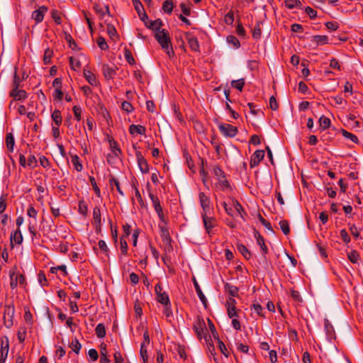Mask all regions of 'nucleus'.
I'll use <instances>...</instances> for the list:
<instances>
[{
    "instance_id": "4",
    "label": "nucleus",
    "mask_w": 363,
    "mask_h": 363,
    "mask_svg": "<svg viewBox=\"0 0 363 363\" xmlns=\"http://www.w3.org/2000/svg\"><path fill=\"white\" fill-rule=\"evenodd\" d=\"M194 330L199 339L203 337L206 341L208 340V328L203 318L200 317L196 318L194 323Z\"/></svg>"
},
{
    "instance_id": "56",
    "label": "nucleus",
    "mask_w": 363,
    "mask_h": 363,
    "mask_svg": "<svg viewBox=\"0 0 363 363\" xmlns=\"http://www.w3.org/2000/svg\"><path fill=\"white\" fill-rule=\"evenodd\" d=\"M96 42H97L98 46L101 50H105L108 48L105 39L103 37H99L96 40Z\"/></svg>"
},
{
    "instance_id": "62",
    "label": "nucleus",
    "mask_w": 363,
    "mask_h": 363,
    "mask_svg": "<svg viewBox=\"0 0 363 363\" xmlns=\"http://www.w3.org/2000/svg\"><path fill=\"white\" fill-rule=\"evenodd\" d=\"M305 12L309 16V17L312 19H314L317 16V11L314 10L313 8L310 6H307L305 9Z\"/></svg>"
},
{
    "instance_id": "46",
    "label": "nucleus",
    "mask_w": 363,
    "mask_h": 363,
    "mask_svg": "<svg viewBox=\"0 0 363 363\" xmlns=\"http://www.w3.org/2000/svg\"><path fill=\"white\" fill-rule=\"evenodd\" d=\"M342 134L345 138L350 139L353 143H357L358 142V138L355 135H354L344 129H342Z\"/></svg>"
},
{
    "instance_id": "26",
    "label": "nucleus",
    "mask_w": 363,
    "mask_h": 363,
    "mask_svg": "<svg viewBox=\"0 0 363 363\" xmlns=\"http://www.w3.org/2000/svg\"><path fill=\"white\" fill-rule=\"evenodd\" d=\"M194 287H195L197 296H199V298L200 301H201V303H203V306L205 308H206L207 302H208L207 298H206L205 295L202 292L201 287L199 286L198 282L196 280H194Z\"/></svg>"
},
{
    "instance_id": "37",
    "label": "nucleus",
    "mask_w": 363,
    "mask_h": 363,
    "mask_svg": "<svg viewBox=\"0 0 363 363\" xmlns=\"http://www.w3.org/2000/svg\"><path fill=\"white\" fill-rule=\"evenodd\" d=\"M96 334L98 337L103 338L106 335V328L104 324L99 323L96 327Z\"/></svg>"
},
{
    "instance_id": "11",
    "label": "nucleus",
    "mask_w": 363,
    "mask_h": 363,
    "mask_svg": "<svg viewBox=\"0 0 363 363\" xmlns=\"http://www.w3.org/2000/svg\"><path fill=\"white\" fill-rule=\"evenodd\" d=\"M138 165L142 173H147L149 172V165L147 160L143 156L141 152L137 151L135 153Z\"/></svg>"
},
{
    "instance_id": "31",
    "label": "nucleus",
    "mask_w": 363,
    "mask_h": 363,
    "mask_svg": "<svg viewBox=\"0 0 363 363\" xmlns=\"http://www.w3.org/2000/svg\"><path fill=\"white\" fill-rule=\"evenodd\" d=\"M230 84L233 88L241 91L245 84V78H240L239 79L233 80Z\"/></svg>"
},
{
    "instance_id": "12",
    "label": "nucleus",
    "mask_w": 363,
    "mask_h": 363,
    "mask_svg": "<svg viewBox=\"0 0 363 363\" xmlns=\"http://www.w3.org/2000/svg\"><path fill=\"white\" fill-rule=\"evenodd\" d=\"M236 300L228 297V318L238 317V313H242L240 309L236 308Z\"/></svg>"
},
{
    "instance_id": "32",
    "label": "nucleus",
    "mask_w": 363,
    "mask_h": 363,
    "mask_svg": "<svg viewBox=\"0 0 363 363\" xmlns=\"http://www.w3.org/2000/svg\"><path fill=\"white\" fill-rule=\"evenodd\" d=\"M324 325H325V329L327 335L330 338L334 337L335 330H334L333 326L332 325V324L330 323V321L328 319H325Z\"/></svg>"
},
{
    "instance_id": "42",
    "label": "nucleus",
    "mask_w": 363,
    "mask_h": 363,
    "mask_svg": "<svg viewBox=\"0 0 363 363\" xmlns=\"http://www.w3.org/2000/svg\"><path fill=\"white\" fill-rule=\"evenodd\" d=\"M70 347L72 348L73 352L78 354L81 350L82 345L79 343V340L77 338H74L72 340Z\"/></svg>"
},
{
    "instance_id": "1",
    "label": "nucleus",
    "mask_w": 363,
    "mask_h": 363,
    "mask_svg": "<svg viewBox=\"0 0 363 363\" xmlns=\"http://www.w3.org/2000/svg\"><path fill=\"white\" fill-rule=\"evenodd\" d=\"M228 216H230L235 223L240 224L245 221L247 213L236 199L228 198Z\"/></svg>"
},
{
    "instance_id": "17",
    "label": "nucleus",
    "mask_w": 363,
    "mask_h": 363,
    "mask_svg": "<svg viewBox=\"0 0 363 363\" xmlns=\"http://www.w3.org/2000/svg\"><path fill=\"white\" fill-rule=\"evenodd\" d=\"M93 219L96 230H101V217L100 208L96 206L93 210Z\"/></svg>"
},
{
    "instance_id": "45",
    "label": "nucleus",
    "mask_w": 363,
    "mask_h": 363,
    "mask_svg": "<svg viewBox=\"0 0 363 363\" xmlns=\"http://www.w3.org/2000/svg\"><path fill=\"white\" fill-rule=\"evenodd\" d=\"M228 44H230L235 49H238L240 47L239 40L234 35H228Z\"/></svg>"
},
{
    "instance_id": "48",
    "label": "nucleus",
    "mask_w": 363,
    "mask_h": 363,
    "mask_svg": "<svg viewBox=\"0 0 363 363\" xmlns=\"http://www.w3.org/2000/svg\"><path fill=\"white\" fill-rule=\"evenodd\" d=\"M50 14H51L52 18L54 20V21L57 25L61 24L62 21H61L60 13L57 10H56V9L52 10Z\"/></svg>"
},
{
    "instance_id": "29",
    "label": "nucleus",
    "mask_w": 363,
    "mask_h": 363,
    "mask_svg": "<svg viewBox=\"0 0 363 363\" xmlns=\"http://www.w3.org/2000/svg\"><path fill=\"white\" fill-rule=\"evenodd\" d=\"M36 224H37V219L30 218V220L28 221V229L30 234L31 235L32 240H33L34 238L37 235V232H36V229H35Z\"/></svg>"
},
{
    "instance_id": "43",
    "label": "nucleus",
    "mask_w": 363,
    "mask_h": 363,
    "mask_svg": "<svg viewBox=\"0 0 363 363\" xmlns=\"http://www.w3.org/2000/svg\"><path fill=\"white\" fill-rule=\"evenodd\" d=\"M260 23L261 22L258 21L257 22L256 25L255 26L253 30H252V37L255 39H259L262 34V30L260 28Z\"/></svg>"
},
{
    "instance_id": "40",
    "label": "nucleus",
    "mask_w": 363,
    "mask_h": 363,
    "mask_svg": "<svg viewBox=\"0 0 363 363\" xmlns=\"http://www.w3.org/2000/svg\"><path fill=\"white\" fill-rule=\"evenodd\" d=\"M313 41L316 43L318 45H325L328 43V37L326 35H314L313 37Z\"/></svg>"
},
{
    "instance_id": "6",
    "label": "nucleus",
    "mask_w": 363,
    "mask_h": 363,
    "mask_svg": "<svg viewBox=\"0 0 363 363\" xmlns=\"http://www.w3.org/2000/svg\"><path fill=\"white\" fill-rule=\"evenodd\" d=\"M14 314V305L13 303L6 305L4 313V323L7 328H10L13 326Z\"/></svg>"
},
{
    "instance_id": "47",
    "label": "nucleus",
    "mask_w": 363,
    "mask_h": 363,
    "mask_svg": "<svg viewBox=\"0 0 363 363\" xmlns=\"http://www.w3.org/2000/svg\"><path fill=\"white\" fill-rule=\"evenodd\" d=\"M347 257L352 263H357L359 260V255L356 250H352L347 254Z\"/></svg>"
},
{
    "instance_id": "64",
    "label": "nucleus",
    "mask_w": 363,
    "mask_h": 363,
    "mask_svg": "<svg viewBox=\"0 0 363 363\" xmlns=\"http://www.w3.org/2000/svg\"><path fill=\"white\" fill-rule=\"evenodd\" d=\"M122 109L128 113H130L133 110L132 104L128 101H123L121 105Z\"/></svg>"
},
{
    "instance_id": "55",
    "label": "nucleus",
    "mask_w": 363,
    "mask_h": 363,
    "mask_svg": "<svg viewBox=\"0 0 363 363\" xmlns=\"http://www.w3.org/2000/svg\"><path fill=\"white\" fill-rule=\"evenodd\" d=\"M124 56H125L126 61L129 64H130V65L135 64V60H134L133 57L132 56V54L129 50H128V49L125 50Z\"/></svg>"
},
{
    "instance_id": "59",
    "label": "nucleus",
    "mask_w": 363,
    "mask_h": 363,
    "mask_svg": "<svg viewBox=\"0 0 363 363\" xmlns=\"http://www.w3.org/2000/svg\"><path fill=\"white\" fill-rule=\"evenodd\" d=\"M52 55V52L50 50L47 49L45 51L44 57H43V61H44L45 64L47 65V64H49L50 62Z\"/></svg>"
},
{
    "instance_id": "36",
    "label": "nucleus",
    "mask_w": 363,
    "mask_h": 363,
    "mask_svg": "<svg viewBox=\"0 0 363 363\" xmlns=\"http://www.w3.org/2000/svg\"><path fill=\"white\" fill-rule=\"evenodd\" d=\"M284 4L289 9L301 8V2L299 0H285Z\"/></svg>"
},
{
    "instance_id": "41",
    "label": "nucleus",
    "mask_w": 363,
    "mask_h": 363,
    "mask_svg": "<svg viewBox=\"0 0 363 363\" xmlns=\"http://www.w3.org/2000/svg\"><path fill=\"white\" fill-rule=\"evenodd\" d=\"M319 123H320V126L323 129H327L330 127V120L324 116H322L320 118H319Z\"/></svg>"
},
{
    "instance_id": "18",
    "label": "nucleus",
    "mask_w": 363,
    "mask_h": 363,
    "mask_svg": "<svg viewBox=\"0 0 363 363\" xmlns=\"http://www.w3.org/2000/svg\"><path fill=\"white\" fill-rule=\"evenodd\" d=\"M146 128L142 125L132 124L129 126V133L131 135L135 136L136 134L143 135L145 134Z\"/></svg>"
},
{
    "instance_id": "24",
    "label": "nucleus",
    "mask_w": 363,
    "mask_h": 363,
    "mask_svg": "<svg viewBox=\"0 0 363 363\" xmlns=\"http://www.w3.org/2000/svg\"><path fill=\"white\" fill-rule=\"evenodd\" d=\"M102 72L106 79H110L113 77L116 74V69L113 67H110L107 65L102 66Z\"/></svg>"
},
{
    "instance_id": "35",
    "label": "nucleus",
    "mask_w": 363,
    "mask_h": 363,
    "mask_svg": "<svg viewBox=\"0 0 363 363\" xmlns=\"http://www.w3.org/2000/svg\"><path fill=\"white\" fill-rule=\"evenodd\" d=\"M71 162H72V164L74 165V169L77 172H81L82 170L83 166H82V163L80 162L79 157L77 155L72 156Z\"/></svg>"
},
{
    "instance_id": "54",
    "label": "nucleus",
    "mask_w": 363,
    "mask_h": 363,
    "mask_svg": "<svg viewBox=\"0 0 363 363\" xmlns=\"http://www.w3.org/2000/svg\"><path fill=\"white\" fill-rule=\"evenodd\" d=\"M132 3L138 13H140V12L144 11V7L140 0H132Z\"/></svg>"
},
{
    "instance_id": "13",
    "label": "nucleus",
    "mask_w": 363,
    "mask_h": 363,
    "mask_svg": "<svg viewBox=\"0 0 363 363\" xmlns=\"http://www.w3.org/2000/svg\"><path fill=\"white\" fill-rule=\"evenodd\" d=\"M264 157V150H256L251 156L250 163V167H255L257 166L259 164V162L263 160Z\"/></svg>"
},
{
    "instance_id": "9",
    "label": "nucleus",
    "mask_w": 363,
    "mask_h": 363,
    "mask_svg": "<svg viewBox=\"0 0 363 363\" xmlns=\"http://www.w3.org/2000/svg\"><path fill=\"white\" fill-rule=\"evenodd\" d=\"M155 294L157 295V301L162 305H167L169 303V296L166 292L162 291V288L160 284H157L155 286Z\"/></svg>"
},
{
    "instance_id": "53",
    "label": "nucleus",
    "mask_w": 363,
    "mask_h": 363,
    "mask_svg": "<svg viewBox=\"0 0 363 363\" xmlns=\"http://www.w3.org/2000/svg\"><path fill=\"white\" fill-rule=\"evenodd\" d=\"M37 211L33 206H29L27 210V215L30 218L37 219Z\"/></svg>"
},
{
    "instance_id": "27",
    "label": "nucleus",
    "mask_w": 363,
    "mask_h": 363,
    "mask_svg": "<svg viewBox=\"0 0 363 363\" xmlns=\"http://www.w3.org/2000/svg\"><path fill=\"white\" fill-rule=\"evenodd\" d=\"M51 118L53 121L52 125L60 126L62 124V116L60 111H59L57 109L55 110L51 114Z\"/></svg>"
},
{
    "instance_id": "20",
    "label": "nucleus",
    "mask_w": 363,
    "mask_h": 363,
    "mask_svg": "<svg viewBox=\"0 0 363 363\" xmlns=\"http://www.w3.org/2000/svg\"><path fill=\"white\" fill-rule=\"evenodd\" d=\"M11 245L13 246V243L20 245L23 242V235L20 228H18L14 232L11 233L10 236Z\"/></svg>"
},
{
    "instance_id": "57",
    "label": "nucleus",
    "mask_w": 363,
    "mask_h": 363,
    "mask_svg": "<svg viewBox=\"0 0 363 363\" xmlns=\"http://www.w3.org/2000/svg\"><path fill=\"white\" fill-rule=\"evenodd\" d=\"M121 254L126 255L128 252V243L126 240L123 238H121Z\"/></svg>"
},
{
    "instance_id": "14",
    "label": "nucleus",
    "mask_w": 363,
    "mask_h": 363,
    "mask_svg": "<svg viewBox=\"0 0 363 363\" xmlns=\"http://www.w3.org/2000/svg\"><path fill=\"white\" fill-rule=\"evenodd\" d=\"M9 96L13 99L15 101H21L24 100L27 98L28 95L26 91L23 89H11L9 92Z\"/></svg>"
},
{
    "instance_id": "44",
    "label": "nucleus",
    "mask_w": 363,
    "mask_h": 363,
    "mask_svg": "<svg viewBox=\"0 0 363 363\" xmlns=\"http://www.w3.org/2000/svg\"><path fill=\"white\" fill-rule=\"evenodd\" d=\"M241 313H238V317L230 318L232 319L231 325L236 330H241V323L240 321V314Z\"/></svg>"
},
{
    "instance_id": "23",
    "label": "nucleus",
    "mask_w": 363,
    "mask_h": 363,
    "mask_svg": "<svg viewBox=\"0 0 363 363\" xmlns=\"http://www.w3.org/2000/svg\"><path fill=\"white\" fill-rule=\"evenodd\" d=\"M163 23L161 19L158 18L155 21H151L149 23H146V27L157 33L158 30H162L161 27Z\"/></svg>"
},
{
    "instance_id": "15",
    "label": "nucleus",
    "mask_w": 363,
    "mask_h": 363,
    "mask_svg": "<svg viewBox=\"0 0 363 363\" xmlns=\"http://www.w3.org/2000/svg\"><path fill=\"white\" fill-rule=\"evenodd\" d=\"M254 235H255V238L257 240V243L261 247V250H262V254H263V258L264 259V260H266V254H267L268 250H267V247L266 245L264 244V238L259 234V233L257 230H254Z\"/></svg>"
},
{
    "instance_id": "38",
    "label": "nucleus",
    "mask_w": 363,
    "mask_h": 363,
    "mask_svg": "<svg viewBox=\"0 0 363 363\" xmlns=\"http://www.w3.org/2000/svg\"><path fill=\"white\" fill-rule=\"evenodd\" d=\"M280 228L284 235H288L290 233L289 223L286 220H282L279 223Z\"/></svg>"
},
{
    "instance_id": "61",
    "label": "nucleus",
    "mask_w": 363,
    "mask_h": 363,
    "mask_svg": "<svg viewBox=\"0 0 363 363\" xmlns=\"http://www.w3.org/2000/svg\"><path fill=\"white\" fill-rule=\"evenodd\" d=\"M36 164L37 160L35 157L33 155H29L27 159V165L29 166L30 167L33 168L36 166Z\"/></svg>"
},
{
    "instance_id": "30",
    "label": "nucleus",
    "mask_w": 363,
    "mask_h": 363,
    "mask_svg": "<svg viewBox=\"0 0 363 363\" xmlns=\"http://www.w3.org/2000/svg\"><path fill=\"white\" fill-rule=\"evenodd\" d=\"M235 24H236V28H235L236 34L240 38H245L246 36V31L239 18L237 19Z\"/></svg>"
},
{
    "instance_id": "3",
    "label": "nucleus",
    "mask_w": 363,
    "mask_h": 363,
    "mask_svg": "<svg viewBox=\"0 0 363 363\" xmlns=\"http://www.w3.org/2000/svg\"><path fill=\"white\" fill-rule=\"evenodd\" d=\"M212 174L216 179V189L220 191L227 189V176L225 170L220 166L216 164L212 167Z\"/></svg>"
},
{
    "instance_id": "10",
    "label": "nucleus",
    "mask_w": 363,
    "mask_h": 363,
    "mask_svg": "<svg viewBox=\"0 0 363 363\" xmlns=\"http://www.w3.org/2000/svg\"><path fill=\"white\" fill-rule=\"evenodd\" d=\"M48 11V7L45 6H41L38 9L33 11L31 17L36 23L42 22L44 19V16Z\"/></svg>"
},
{
    "instance_id": "49",
    "label": "nucleus",
    "mask_w": 363,
    "mask_h": 363,
    "mask_svg": "<svg viewBox=\"0 0 363 363\" xmlns=\"http://www.w3.org/2000/svg\"><path fill=\"white\" fill-rule=\"evenodd\" d=\"M238 250L241 252V254L245 257V258L247 259L250 258V252L248 251L247 248L245 245H238Z\"/></svg>"
},
{
    "instance_id": "34",
    "label": "nucleus",
    "mask_w": 363,
    "mask_h": 363,
    "mask_svg": "<svg viewBox=\"0 0 363 363\" xmlns=\"http://www.w3.org/2000/svg\"><path fill=\"white\" fill-rule=\"evenodd\" d=\"M140 354L143 363H148L147 345H145V342L141 344Z\"/></svg>"
},
{
    "instance_id": "50",
    "label": "nucleus",
    "mask_w": 363,
    "mask_h": 363,
    "mask_svg": "<svg viewBox=\"0 0 363 363\" xmlns=\"http://www.w3.org/2000/svg\"><path fill=\"white\" fill-rule=\"evenodd\" d=\"M164 308L163 311V313L165 315L166 318L168 319L169 321H171L170 318L172 317L173 314L170 308V303L169 304L164 305Z\"/></svg>"
},
{
    "instance_id": "51",
    "label": "nucleus",
    "mask_w": 363,
    "mask_h": 363,
    "mask_svg": "<svg viewBox=\"0 0 363 363\" xmlns=\"http://www.w3.org/2000/svg\"><path fill=\"white\" fill-rule=\"evenodd\" d=\"M88 211L87 205L83 201L79 202V213L83 216H86Z\"/></svg>"
},
{
    "instance_id": "5",
    "label": "nucleus",
    "mask_w": 363,
    "mask_h": 363,
    "mask_svg": "<svg viewBox=\"0 0 363 363\" xmlns=\"http://www.w3.org/2000/svg\"><path fill=\"white\" fill-rule=\"evenodd\" d=\"M168 224H159L160 236L162 242L167 245L165 250L166 252H171L172 250V246L171 245L172 238L169 235Z\"/></svg>"
},
{
    "instance_id": "28",
    "label": "nucleus",
    "mask_w": 363,
    "mask_h": 363,
    "mask_svg": "<svg viewBox=\"0 0 363 363\" xmlns=\"http://www.w3.org/2000/svg\"><path fill=\"white\" fill-rule=\"evenodd\" d=\"M109 145H110V148L111 150L112 154L116 157H119L120 155H121V150L119 148L117 142L113 139L109 140Z\"/></svg>"
},
{
    "instance_id": "58",
    "label": "nucleus",
    "mask_w": 363,
    "mask_h": 363,
    "mask_svg": "<svg viewBox=\"0 0 363 363\" xmlns=\"http://www.w3.org/2000/svg\"><path fill=\"white\" fill-rule=\"evenodd\" d=\"M89 180H90L91 184L93 187V189H94L95 194L99 197L100 196V189L97 186L94 177H90Z\"/></svg>"
},
{
    "instance_id": "21",
    "label": "nucleus",
    "mask_w": 363,
    "mask_h": 363,
    "mask_svg": "<svg viewBox=\"0 0 363 363\" xmlns=\"http://www.w3.org/2000/svg\"><path fill=\"white\" fill-rule=\"evenodd\" d=\"M199 200L201 203V206L204 211L205 213H207V211H209L210 208V200L209 198L205 195L204 193L201 192L199 194Z\"/></svg>"
},
{
    "instance_id": "16",
    "label": "nucleus",
    "mask_w": 363,
    "mask_h": 363,
    "mask_svg": "<svg viewBox=\"0 0 363 363\" xmlns=\"http://www.w3.org/2000/svg\"><path fill=\"white\" fill-rule=\"evenodd\" d=\"M186 40H187L189 46L190 47V48L192 51H194V52L199 51V44L198 40L196 37H194L191 33H186Z\"/></svg>"
},
{
    "instance_id": "25",
    "label": "nucleus",
    "mask_w": 363,
    "mask_h": 363,
    "mask_svg": "<svg viewBox=\"0 0 363 363\" xmlns=\"http://www.w3.org/2000/svg\"><path fill=\"white\" fill-rule=\"evenodd\" d=\"M203 222L206 232L209 234L211 228L214 225V220L212 218H209L206 216V213L202 215Z\"/></svg>"
},
{
    "instance_id": "52",
    "label": "nucleus",
    "mask_w": 363,
    "mask_h": 363,
    "mask_svg": "<svg viewBox=\"0 0 363 363\" xmlns=\"http://www.w3.org/2000/svg\"><path fill=\"white\" fill-rule=\"evenodd\" d=\"M82 108L79 106H74L73 107V113L74 115V118L77 121H79L82 119Z\"/></svg>"
},
{
    "instance_id": "22",
    "label": "nucleus",
    "mask_w": 363,
    "mask_h": 363,
    "mask_svg": "<svg viewBox=\"0 0 363 363\" xmlns=\"http://www.w3.org/2000/svg\"><path fill=\"white\" fill-rule=\"evenodd\" d=\"M84 77L90 85L93 86H96L98 85L99 83L94 74L92 73L90 70L84 69Z\"/></svg>"
},
{
    "instance_id": "33",
    "label": "nucleus",
    "mask_w": 363,
    "mask_h": 363,
    "mask_svg": "<svg viewBox=\"0 0 363 363\" xmlns=\"http://www.w3.org/2000/svg\"><path fill=\"white\" fill-rule=\"evenodd\" d=\"M15 144L14 137L11 133H9L6 137V145L9 152H13Z\"/></svg>"
},
{
    "instance_id": "8",
    "label": "nucleus",
    "mask_w": 363,
    "mask_h": 363,
    "mask_svg": "<svg viewBox=\"0 0 363 363\" xmlns=\"http://www.w3.org/2000/svg\"><path fill=\"white\" fill-rule=\"evenodd\" d=\"M208 325H209V329L212 333V335L213 337V339H214L216 343L218 345L222 354L225 357H227V352H226L227 349H226L225 345L224 344V342L223 341H221L220 340V338L218 337V334L216 331L214 325L213 324L212 321L210 319H208Z\"/></svg>"
},
{
    "instance_id": "63",
    "label": "nucleus",
    "mask_w": 363,
    "mask_h": 363,
    "mask_svg": "<svg viewBox=\"0 0 363 363\" xmlns=\"http://www.w3.org/2000/svg\"><path fill=\"white\" fill-rule=\"evenodd\" d=\"M269 107L273 111H276L279 108L278 103L276 100V98L274 96H272L269 98Z\"/></svg>"
},
{
    "instance_id": "7",
    "label": "nucleus",
    "mask_w": 363,
    "mask_h": 363,
    "mask_svg": "<svg viewBox=\"0 0 363 363\" xmlns=\"http://www.w3.org/2000/svg\"><path fill=\"white\" fill-rule=\"evenodd\" d=\"M11 279L10 286L12 289L16 288L18 284L25 287L26 285V277L23 274L16 273L15 271H11L9 273Z\"/></svg>"
},
{
    "instance_id": "39",
    "label": "nucleus",
    "mask_w": 363,
    "mask_h": 363,
    "mask_svg": "<svg viewBox=\"0 0 363 363\" xmlns=\"http://www.w3.org/2000/svg\"><path fill=\"white\" fill-rule=\"evenodd\" d=\"M174 8L173 2L172 0H166L162 4V10L164 12L171 13Z\"/></svg>"
},
{
    "instance_id": "2",
    "label": "nucleus",
    "mask_w": 363,
    "mask_h": 363,
    "mask_svg": "<svg viewBox=\"0 0 363 363\" xmlns=\"http://www.w3.org/2000/svg\"><path fill=\"white\" fill-rule=\"evenodd\" d=\"M155 37L167 55L170 57H172L174 52L172 46L168 30L165 29L158 30L157 33H155Z\"/></svg>"
},
{
    "instance_id": "60",
    "label": "nucleus",
    "mask_w": 363,
    "mask_h": 363,
    "mask_svg": "<svg viewBox=\"0 0 363 363\" xmlns=\"http://www.w3.org/2000/svg\"><path fill=\"white\" fill-rule=\"evenodd\" d=\"M88 356L91 361H96L99 357L98 352L95 349H90L88 351Z\"/></svg>"
},
{
    "instance_id": "19",
    "label": "nucleus",
    "mask_w": 363,
    "mask_h": 363,
    "mask_svg": "<svg viewBox=\"0 0 363 363\" xmlns=\"http://www.w3.org/2000/svg\"><path fill=\"white\" fill-rule=\"evenodd\" d=\"M85 56L84 55H79L75 57H69V64L70 67L73 70H77L79 67H81V61L82 59H84Z\"/></svg>"
}]
</instances>
